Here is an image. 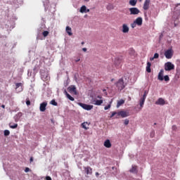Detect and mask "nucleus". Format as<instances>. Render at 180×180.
<instances>
[{
	"label": "nucleus",
	"mask_w": 180,
	"mask_h": 180,
	"mask_svg": "<svg viewBox=\"0 0 180 180\" xmlns=\"http://www.w3.org/2000/svg\"><path fill=\"white\" fill-rule=\"evenodd\" d=\"M91 103L96 106H101L103 103V97L102 96H97L96 98H92Z\"/></svg>",
	"instance_id": "1"
},
{
	"label": "nucleus",
	"mask_w": 180,
	"mask_h": 180,
	"mask_svg": "<svg viewBox=\"0 0 180 180\" xmlns=\"http://www.w3.org/2000/svg\"><path fill=\"white\" fill-rule=\"evenodd\" d=\"M126 85H127V83L124 82L123 78L120 79L115 83V86L117 87L118 91H122V89H124V88H126Z\"/></svg>",
	"instance_id": "2"
},
{
	"label": "nucleus",
	"mask_w": 180,
	"mask_h": 180,
	"mask_svg": "<svg viewBox=\"0 0 180 180\" xmlns=\"http://www.w3.org/2000/svg\"><path fill=\"white\" fill-rule=\"evenodd\" d=\"M122 63H123V57L120 56V57H117L115 59L114 61V66L115 67V68L119 69L121 68L122 67Z\"/></svg>",
	"instance_id": "3"
},
{
	"label": "nucleus",
	"mask_w": 180,
	"mask_h": 180,
	"mask_svg": "<svg viewBox=\"0 0 180 180\" xmlns=\"http://www.w3.org/2000/svg\"><path fill=\"white\" fill-rule=\"evenodd\" d=\"M165 71H172V70H175V65L171 62H167L165 64Z\"/></svg>",
	"instance_id": "4"
},
{
	"label": "nucleus",
	"mask_w": 180,
	"mask_h": 180,
	"mask_svg": "<svg viewBox=\"0 0 180 180\" xmlns=\"http://www.w3.org/2000/svg\"><path fill=\"white\" fill-rule=\"evenodd\" d=\"M78 105L84 109V110H92V109H94V105H88L82 103H79Z\"/></svg>",
	"instance_id": "5"
},
{
	"label": "nucleus",
	"mask_w": 180,
	"mask_h": 180,
	"mask_svg": "<svg viewBox=\"0 0 180 180\" xmlns=\"http://www.w3.org/2000/svg\"><path fill=\"white\" fill-rule=\"evenodd\" d=\"M130 13L129 15H139L140 13V10L136 7H132L129 9Z\"/></svg>",
	"instance_id": "6"
},
{
	"label": "nucleus",
	"mask_w": 180,
	"mask_h": 180,
	"mask_svg": "<svg viewBox=\"0 0 180 180\" xmlns=\"http://www.w3.org/2000/svg\"><path fill=\"white\" fill-rule=\"evenodd\" d=\"M68 92L70 94H74V95H77V87L74 85H71L68 88Z\"/></svg>",
	"instance_id": "7"
},
{
	"label": "nucleus",
	"mask_w": 180,
	"mask_h": 180,
	"mask_svg": "<svg viewBox=\"0 0 180 180\" xmlns=\"http://www.w3.org/2000/svg\"><path fill=\"white\" fill-rule=\"evenodd\" d=\"M151 1V0H146L144 4H143V9L144 11H148V9L150 8V2Z\"/></svg>",
	"instance_id": "8"
},
{
	"label": "nucleus",
	"mask_w": 180,
	"mask_h": 180,
	"mask_svg": "<svg viewBox=\"0 0 180 180\" xmlns=\"http://www.w3.org/2000/svg\"><path fill=\"white\" fill-rule=\"evenodd\" d=\"M165 56L166 57V58H172V56H173V53H172V50L171 49H168L167 51H166L165 52Z\"/></svg>",
	"instance_id": "9"
},
{
	"label": "nucleus",
	"mask_w": 180,
	"mask_h": 180,
	"mask_svg": "<svg viewBox=\"0 0 180 180\" xmlns=\"http://www.w3.org/2000/svg\"><path fill=\"white\" fill-rule=\"evenodd\" d=\"M117 116H121V117H127L129 116V112L126 111H120L117 112Z\"/></svg>",
	"instance_id": "10"
},
{
	"label": "nucleus",
	"mask_w": 180,
	"mask_h": 180,
	"mask_svg": "<svg viewBox=\"0 0 180 180\" xmlns=\"http://www.w3.org/2000/svg\"><path fill=\"white\" fill-rule=\"evenodd\" d=\"M84 172L86 175H92V169L91 167H84Z\"/></svg>",
	"instance_id": "11"
},
{
	"label": "nucleus",
	"mask_w": 180,
	"mask_h": 180,
	"mask_svg": "<svg viewBox=\"0 0 180 180\" xmlns=\"http://www.w3.org/2000/svg\"><path fill=\"white\" fill-rule=\"evenodd\" d=\"M129 172L131 174H137V172H139V170L137 169V165H133L131 168L129 169Z\"/></svg>",
	"instance_id": "12"
},
{
	"label": "nucleus",
	"mask_w": 180,
	"mask_h": 180,
	"mask_svg": "<svg viewBox=\"0 0 180 180\" xmlns=\"http://www.w3.org/2000/svg\"><path fill=\"white\" fill-rule=\"evenodd\" d=\"M129 54L130 57H131V58H135L136 56H137V54L136 53V51H134V49H129Z\"/></svg>",
	"instance_id": "13"
},
{
	"label": "nucleus",
	"mask_w": 180,
	"mask_h": 180,
	"mask_svg": "<svg viewBox=\"0 0 180 180\" xmlns=\"http://www.w3.org/2000/svg\"><path fill=\"white\" fill-rule=\"evenodd\" d=\"M158 79H159V81H164V70H160L158 74Z\"/></svg>",
	"instance_id": "14"
},
{
	"label": "nucleus",
	"mask_w": 180,
	"mask_h": 180,
	"mask_svg": "<svg viewBox=\"0 0 180 180\" xmlns=\"http://www.w3.org/2000/svg\"><path fill=\"white\" fill-rule=\"evenodd\" d=\"M47 106V102H43L40 104L39 110L41 112H44L46 110V108Z\"/></svg>",
	"instance_id": "15"
},
{
	"label": "nucleus",
	"mask_w": 180,
	"mask_h": 180,
	"mask_svg": "<svg viewBox=\"0 0 180 180\" xmlns=\"http://www.w3.org/2000/svg\"><path fill=\"white\" fill-rule=\"evenodd\" d=\"M134 22H136L138 26H141V25H143V18L141 17H139Z\"/></svg>",
	"instance_id": "16"
},
{
	"label": "nucleus",
	"mask_w": 180,
	"mask_h": 180,
	"mask_svg": "<svg viewBox=\"0 0 180 180\" xmlns=\"http://www.w3.org/2000/svg\"><path fill=\"white\" fill-rule=\"evenodd\" d=\"M103 145L106 148H110V147H112V143L109 139L105 140Z\"/></svg>",
	"instance_id": "17"
},
{
	"label": "nucleus",
	"mask_w": 180,
	"mask_h": 180,
	"mask_svg": "<svg viewBox=\"0 0 180 180\" xmlns=\"http://www.w3.org/2000/svg\"><path fill=\"white\" fill-rule=\"evenodd\" d=\"M129 30V26H127V24H123L122 25V33H127Z\"/></svg>",
	"instance_id": "18"
},
{
	"label": "nucleus",
	"mask_w": 180,
	"mask_h": 180,
	"mask_svg": "<svg viewBox=\"0 0 180 180\" xmlns=\"http://www.w3.org/2000/svg\"><path fill=\"white\" fill-rule=\"evenodd\" d=\"M20 117H22V112H18L17 115L14 116V120L15 122H19L20 120Z\"/></svg>",
	"instance_id": "19"
},
{
	"label": "nucleus",
	"mask_w": 180,
	"mask_h": 180,
	"mask_svg": "<svg viewBox=\"0 0 180 180\" xmlns=\"http://www.w3.org/2000/svg\"><path fill=\"white\" fill-rule=\"evenodd\" d=\"M156 105H165V101L163 98H159L156 102Z\"/></svg>",
	"instance_id": "20"
},
{
	"label": "nucleus",
	"mask_w": 180,
	"mask_h": 180,
	"mask_svg": "<svg viewBox=\"0 0 180 180\" xmlns=\"http://www.w3.org/2000/svg\"><path fill=\"white\" fill-rule=\"evenodd\" d=\"M65 95L66 96V97L68 98V99H69L70 101H72V102H74L75 99L72 96H71V95H70V94H68V92H67V91H65Z\"/></svg>",
	"instance_id": "21"
},
{
	"label": "nucleus",
	"mask_w": 180,
	"mask_h": 180,
	"mask_svg": "<svg viewBox=\"0 0 180 180\" xmlns=\"http://www.w3.org/2000/svg\"><path fill=\"white\" fill-rule=\"evenodd\" d=\"M66 32L68 33V34L69 36H72V29L70 27H69V26L66 27Z\"/></svg>",
	"instance_id": "22"
},
{
	"label": "nucleus",
	"mask_w": 180,
	"mask_h": 180,
	"mask_svg": "<svg viewBox=\"0 0 180 180\" xmlns=\"http://www.w3.org/2000/svg\"><path fill=\"white\" fill-rule=\"evenodd\" d=\"M86 126H89V123H88V122H85L82 124V127L85 129V130H88V129H89V127H87Z\"/></svg>",
	"instance_id": "23"
},
{
	"label": "nucleus",
	"mask_w": 180,
	"mask_h": 180,
	"mask_svg": "<svg viewBox=\"0 0 180 180\" xmlns=\"http://www.w3.org/2000/svg\"><path fill=\"white\" fill-rule=\"evenodd\" d=\"M146 71L147 72H151V63L150 62L147 63Z\"/></svg>",
	"instance_id": "24"
},
{
	"label": "nucleus",
	"mask_w": 180,
	"mask_h": 180,
	"mask_svg": "<svg viewBox=\"0 0 180 180\" xmlns=\"http://www.w3.org/2000/svg\"><path fill=\"white\" fill-rule=\"evenodd\" d=\"M124 103V100L121 99L118 101L117 103V108H120V106H122V105H123Z\"/></svg>",
	"instance_id": "25"
},
{
	"label": "nucleus",
	"mask_w": 180,
	"mask_h": 180,
	"mask_svg": "<svg viewBox=\"0 0 180 180\" xmlns=\"http://www.w3.org/2000/svg\"><path fill=\"white\" fill-rule=\"evenodd\" d=\"M129 5H131V6H136V5H137V0H130Z\"/></svg>",
	"instance_id": "26"
},
{
	"label": "nucleus",
	"mask_w": 180,
	"mask_h": 180,
	"mask_svg": "<svg viewBox=\"0 0 180 180\" xmlns=\"http://www.w3.org/2000/svg\"><path fill=\"white\" fill-rule=\"evenodd\" d=\"M80 12H81V13H86V6H82L80 8Z\"/></svg>",
	"instance_id": "27"
},
{
	"label": "nucleus",
	"mask_w": 180,
	"mask_h": 180,
	"mask_svg": "<svg viewBox=\"0 0 180 180\" xmlns=\"http://www.w3.org/2000/svg\"><path fill=\"white\" fill-rule=\"evenodd\" d=\"M9 127L11 129H16L18 127V124H13V122H10Z\"/></svg>",
	"instance_id": "28"
},
{
	"label": "nucleus",
	"mask_w": 180,
	"mask_h": 180,
	"mask_svg": "<svg viewBox=\"0 0 180 180\" xmlns=\"http://www.w3.org/2000/svg\"><path fill=\"white\" fill-rule=\"evenodd\" d=\"M144 102H146V99L141 98L139 103L141 108H143V105H144Z\"/></svg>",
	"instance_id": "29"
},
{
	"label": "nucleus",
	"mask_w": 180,
	"mask_h": 180,
	"mask_svg": "<svg viewBox=\"0 0 180 180\" xmlns=\"http://www.w3.org/2000/svg\"><path fill=\"white\" fill-rule=\"evenodd\" d=\"M51 105H53V106H57L58 105V103H57V102L56 101V100H52L51 102H50Z\"/></svg>",
	"instance_id": "30"
},
{
	"label": "nucleus",
	"mask_w": 180,
	"mask_h": 180,
	"mask_svg": "<svg viewBox=\"0 0 180 180\" xmlns=\"http://www.w3.org/2000/svg\"><path fill=\"white\" fill-rule=\"evenodd\" d=\"M117 115V117H116V118L117 119H119V116H117V112H112V114H111V115H110V117H113L115 115Z\"/></svg>",
	"instance_id": "31"
},
{
	"label": "nucleus",
	"mask_w": 180,
	"mask_h": 180,
	"mask_svg": "<svg viewBox=\"0 0 180 180\" xmlns=\"http://www.w3.org/2000/svg\"><path fill=\"white\" fill-rule=\"evenodd\" d=\"M15 89H18V88H20L21 87V91H22V83H17L16 84H15Z\"/></svg>",
	"instance_id": "32"
},
{
	"label": "nucleus",
	"mask_w": 180,
	"mask_h": 180,
	"mask_svg": "<svg viewBox=\"0 0 180 180\" xmlns=\"http://www.w3.org/2000/svg\"><path fill=\"white\" fill-rule=\"evenodd\" d=\"M49 31H44L42 34L44 36V37H47V36H49Z\"/></svg>",
	"instance_id": "33"
},
{
	"label": "nucleus",
	"mask_w": 180,
	"mask_h": 180,
	"mask_svg": "<svg viewBox=\"0 0 180 180\" xmlns=\"http://www.w3.org/2000/svg\"><path fill=\"white\" fill-rule=\"evenodd\" d=\"M9 134H11V131H9L8 129H6L4 131V136H9Z\"/></svg>",
	"instance_id": "34"
},
{
	"label": "nucleus",
	"mask_w": 180,
	"mask_h": 180,
	"mask_svg": "<svg viewBox=\"0 0 180 180\" xmlns=\"http://www.w3.org/2000/svg\"><path fill=\"white\" fill-rule=\"evenodd\" d=\"M166 82H168L169 81V77L168 75H165L163 78Z\"/></svg>",
	"instance_id": "35"
},
{
	"label": "nucleus",
	"mask_w": 180,
	"mask_h": 180,
	"mask_svg": "<svg viewBox=\"0 0 180 180\" xmlns=\"http://www.w3.org/2000/svg\"><path fill=\"white\" fill-rule=\"evenodd\" d=\"M111 105L110 103L104 107V110H108V109H110Z\"/></svg>",
	"instance_id": "36"
},
{
	"label": "nucleus",
	"mask_w": 180,
	"mask_h": 180,
	"mask_svg": "<svg viewBox=\"0 0 180 180\" xmlns=\"http://www.w3.org/2000/svg\"><path fill=\"white\" fill-rule=\"evenodd\" d=\"M129 122H130V121H129V120L126 119V120H124V124H125V126H127V124H129Z\"/></svg>",
	"instance_id": "37"
},
{
	"label": "nucleus",
	"mask_w": 180,
	"mask_h": 180,
	"mask_svg": "<svg viewBox=\"0 0 180 180\" xmlns=\"http://www.w3.org/2000/svg\"><path fill=\"white\" fill-rule=\"evenodd\" d=\"M137 24L134 21V22L132 24H131V27H132V29H134V27H136V25Z\"/></svg>",
	"instance_id": "38"
},
{
	"label": "nucleus",
	"mask_w": 180,
	"mask_h": 180,
	"mask_svg": "<svg viewBox=\"0 0 180 180\" xmlns=\"http://www.w3.org/2000/svg\"><path fill=\"white\" fill-rule=\"evenodd\" d=\"M158 57H160V55L156 53L154 54L153 58H158Z\"/></svg>",
	"instance_id": "39"
},
{
	"label": "nucleus",
	"mask_w": 180,
	"mask_h": 180,
	"mask_svg": "<svg viewBox=\"0 0 180 180\" xmlns=\"http://www.w3.org/2000/svg\"><path fill=\"white\" fill-rule=\"evenodd\" d=\"M26 105H27V106H30V101L29 100H27V101H26Z\"/></svg>",
	"instance_id": "40"
},
{
	"label": "nucleus",
	"mask_w": 180,
	"mask_h": 180,
	"mask_svg": "<svg viewBox=\"0 0 180 180\" xmlns=\"http://www.w3.org/2000/svg\"><path fill=\"white\" fill-rule=\"evenodd\" d=\"M146 98H147V94L145 92L143 96V97H142V98L143 99H146Z\"/></svg>",
	"instance_id": "41"
},
{
	"label": "nucleus",
	"mask_w": 180,
	"mask_h": 180,
	"mask_svg": "<svg viewBox=\"0 0 180 180\" xmlns=\"http://www.w3.org/2000/svg\"><path fill=\"white\" fill-rule=\"evenodd\" d=\"M30 171V169L29 167H26L25 169V172H29Z\"/></svg>",
	"instance_id": "42"
},
{
	"label": "nucleus",
	"mask_w": 180,
	"mask_h": 180,
	"mask_svg": "<svg viewBox=\"0 0 180 180\" xmlns=\"http://www.w3.org/2000/svg\"><path fill=\"white\" fill-rule=\"evenodd\" d=\"M46 180H51V177H50L49 176H47L46 177Z\"/></svg>",
	"instance_id": "43"
},
{
	"label": "nucleus",
	"mask_w": 180,
	"mask_h": 180,
	"mask_svg": "<svg viewBox=\"0 0 180 180\" xmlns=\"http://www.w3.org/2000/svg\"><path fill=\"white\" fill-rule=\"evenodd\" d=\"M30 162L32 163L33 162V157H31L30 159Z\"/></svg>",
	"instance_id": "44"
},
{
	"label": "nucleus",
	"mask_w": 180,
	"mask_h": 180,
	"mask_svg": "<svg viewBox=\"0 0 180 180\" xmlns=\"http://www.w3.org/2000/svg\"><path fill=\"white\" fill-rule=\"evenodd\" d=\"M75 61V63H78V61H81V59L79 58L76 59Z\"/></svg>",
	"instance_id": "45"
},
{
	"label": "nucleus",
	"mask_w": 180,
	"mask_h": 180,
	"mask_svg": "<svg viewBox=\"0 0 180 180\" xmlns=\"http://www.w3.org/2000/svg\"><path fill=\"white\" fill-rule=\"evenodd\" d=\"M150 136H151V137H154V132H152V133L150 134Z\"/></svg>",
	"instance_id": "46"
},
{
	"label": "nucleus",
	"mask_w": 180,
	"mask_h": 180,
	"mask_svg": "<svg viewBox=\"0 0 180 180\" xmlns=\"http://www.w3.org/2000/svg\"><path fill=\"white\" fill-rule=\"evenodd\" d=\"M82 51H84V52L86 51V48H83Z\"/></svg>",
	"instance_id": "47"
},
{
	"label": "nucleus",
	"mask_w": 180,
	"mask_h": 180,
	"mask_svg": "<svg viewBox=\"0 0 180 180\" xmlns=\"http://www.w3.org/2000/svg\"><path fill=\"white\" fill-rule=\"evenodd\" d=\"M96 176H99V173L98 172H96Z\"/></svg>",
	"instance_id": "48"
},
{
	"label": "nucleus",
	"mask_w": 180,
	"mask_h": 180,
	"mask_svg": "<svg viewBox=\"0 0 180 180\" xmlns=\"http://www.w3.org/2000/svg\"><path fill=\"white\" fill-rule=\"evenodd\" d=\"M88 12H89V9L86 8V13H88Z\"/></svg>",
	"instance_id": "49"
},
{
	"label": "nucleus",
	"mask_w": 180,
	"mask_h": 180,
	"mask_svg": "<svg viewBox=\"0 0 180 180\" xmlns=\"http://www.w3.org/2000/svg\"><path fill=\"white\" fill-rule=\"evenodd\" d=\"M155 59V58L153 57V58H150V61H153V60H154Z\"/></svg>",
	"instance_id": "50"
},
{
	"label": "nucleus",
	"mask_w": 180,
	"mask_h": 180,
	"mask_svg": "<svg viewBox=\"0 0 180 180\" xmlns=\"http://www.w3.org/2000/svg\"><path fill=\"white\" fill-rule=\"evenodd\" d=\"M82 45L85 44V42L82 41Z\"/></svg>",
	"instance_id": "51"
},
{
	"label": "nucleus",
	"mask_w": 180,
	"mask_h": 180,
	"mask_svg": "<svg viewBox=\"0 0 180 180\" xmlns=\"http://www.w3.org/2000/svg\"><path fill=\"white\" fill-rule=\"evenodd\" d=\"M84 1H86V2H89V0H84Z\"/></svg>",
	"instance_id": "52"
},
{
	"label": "nucleus",
	"mask_w": 180,
	"mask_h": 180,
	"mask_svg": "<svg viewBox=\"0 0 180 180\" xmlns=\"http://www.w3.org/2000/svg\"><path fill=\"white\" fill-rule=\"evenodd\" d=\"M2 108H5V105H2Z\"/></svg>",
	"instance_id": "53"
},
{
	"label": "nucleus",
	"mask_w": 180,
	"mask_h": 180,
	"mask_svg": "<svg viewBox=\"0 0 180 180\" xmlns=\"http://www.w3.org/2000/svg\"><path fill=\"white\" fill-rule=\"evenodd\" d=\"M141 1H143V0H139L140 2H141Z\"/></svg>",
	"instance_id": "54"
}]
</instances>
